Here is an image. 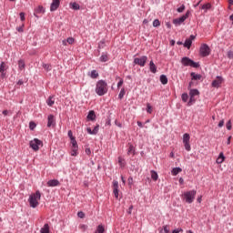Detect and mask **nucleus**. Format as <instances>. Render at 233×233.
Wrapping results in <instances>:
<instances>
[{"label":"nucleus","mask_w":233,"mask_h":233,"mask_svg":"<svg viewBox=\"0 0 233 233\" xmlns=\"http://www.w3.org/2000/svg\"><path fill=\"white\" fill-rule=\"evenodd\" d=\"M180 63L183 66H191L192 68H199L201 66L199 62H194V60L187 56L182 57Z\"/></svg>","instance_id":"nucleus-3"},{"label":"nucleus","mask_w":233,"mask_h":233,"mask_svg":"<svg viewBox=\"0 0 233 233\" xmlns=\"http://www.w3.org/2000/svg\"><path fill=\"white\" fill-rule=\"evenodd\" d=\"M160 83L162 85H167L168 83V77L166 76V75H161L160 76Z\"/></svg>","instance_id":"nucleus-26"},{"label":"nucleus","mask_w":233,"mask_h":233,"mask_svg":"<svg viewBox=\"0 0 233 233\" xmlns=\"http://www.w3.org/2000/svg\"><path fill=\"white\" fill-rule=\"evenodd\" d=\"M25 25H22L21 26L16 27L17 32L23 33L25 32Z\"/></svg>","instance_id":"nucleus-50"},{"label":"nucleus","mask_w":233,"mask_h":233,"mask_svg":"<svg viewBox=\"0 0 233 233\" xmlns=\"http://www.w3.org/2000/svg\"><path fill=\"white\" fill-rule=\"evenodd\" d=\"M113 194L116 199L119 198V182L117 180H113Z\"/></svg>","instance_id":"nucleus-10"},{"label":"nucleus","mask_w":233,"mask_h":233,"mask_svg":"<svg viewBox=\"0 0 233 233\" xmlns=\"http://www.w3.org/2000/svg\"><path fill=\"white\" fill-rule=\"evenodd\" d=\"M212 8V5L210 3L204 4L200 6L201 10H210Z\"/></svg>","instance_id":"nucleus-32"},{"label":"nucleus","mask_w":233,"mask_h":233,"mask_svg":"<svg viewBox=\"0 0 233 233\" xmlns=\"http://www.w3.org/2000/svg\"><path fill=\"white\" fill-rule=\"evenodd\" d=\"M147 61H148V56H142L140 57L134 58L133 63L135 65H138V66H145V65H147Z\"/></svg>","instance_id":"nucleus-9"},{"label":"nucleus","mask_w":233,"mask_h":233,"mask_svg":"<svg viewBox=\"0 0 233 233\" xmlns=\"http://www.w3.org/2000/svg\"><path fill=\"white\" fill-rule=\"evenodd\" d=\"M229 21H231V22H232V25H233V14L230 15V16H229Z\"/></svg>","instance_id":"nucleus-64"},{"label":"nucleus","mask_w":233,"mask_h":233,"mask_svg":"<svg viewBox=\"0 0 233 233\" xmlns=\"http://www.w3.org/2000/svg\"><path fill=\"white\" fill-rule=\"evenodd\" d=\"M185 5H182L181 7L177 8V12H178V14H183V12H185Z\"/></svg>","instance_id":"nucleus-44"},{"label":"nucleus","mask_w":233,"mask_h":233,"mask_svg":"<svg viewBox=\"0 0 233 233\" xmlns=\"http://www.w3.org/2000/svg\"><path fill=\"white\" fill-rule=\"evenodd\" d=\"M78 150H79V146L72 147L71 156L73 157L77 156L79 154Z\"/></svg>","instance_id":"nucleus-23"},{"label":"nucleus","mask_w":233,"mask_h":233,"mask_svg":"<svg viewBox=\"0 0 233 233\" xmlns=\"http://www.w3.org/2000/svg\"><path fill=\"white\" fill-rule=\"evenodd\" d=\"M227 130H232V120H228L226 124Z\"/></svg>","instance_id":"nucleus-43"},{"label":"nucleus","mask_w":233,"mask_h":233,"mask_svg":"<svg viewBox=\"0 0 233 233\" xmlns=\"http://www.w3.org/2000/svg\"><path fill=\"white\" fill-rule=\"evenodd\" d=\"M86 130H87V133H89L91 136H94V131L92 130V128L87 127Z\"/></svg>","instance_id":"nucleus-61"},{"label":"nucleus","mask_w":233,"mask_h":233,"mask_svg":"<svg viewBox=\"0 0 233 233\" xmlns=\"http://www.w3.org/2000/svg\"><path fill=\"white\" fill-rule=\"evenodd\" d=\"M118 163H119L120 167H125V164H123V157H118Z\"/></svg>","instance_id":"nucleus-56"},{"label":"nucleus","mask_w":233,"mask_h":233,"mask_svg":"<svg viewBox=\"0 0 233 233\" xmlns=\"http://www.w3.org/2000/svg\"><path fill=\"white\" fill-rule=\"evenodd\" d=\"M47 187H59V180L57 179H51L46 183Z\"/></svg>","instance_id":"nucleus-16"},{"label":"nucleus","mask_w":233,"mask_h":233,"mask_svg":"<svg viewBox=\"0 0 233 233\" xmlns=\"http://www.w3.org/2000/svg\"><path fill=\"white\" fill-rule=\"evenodd\" d=\"M228 59H233V51L232 50L228 51Z\"/></svg>","instance_id":"nucleus-53"},{"label":"nucleus","mask_w":233,"mask_h":233,"mask_svg":"<svg viewBox=\"0 0 233 233\" xmlns=\"http://www.w3.org/2000/svg\"><path fill=\"white\" fill-rule=\"evenodd\" d=\"M199 52L201 57H208V56H210V47L207 44H202Z\"/></svg>","instance_id":"nucleus-8"},{"label":"nucleus","mask_w":233,"mask_h":233,"mask_svg":"<svg viewBox=\"0 0 233 233\" xmlns=\"http://www.w3.org/2000/svg\"><path fill=\"white\" fill-rule=\"evenodd\" d=\"M54 103H56V100L54 99V96H50L46 100V104L48 106H54Z\"/></svg>","instance_id":"nucleus-22"},{"label":"nucleus","mask_w":233,"mask_h":233,"mask_svg":"<svg viewBox=\"0 0 233 233\" xmlns=\"http://www.w3.org/2000/svg\"><path fill=\"white\" fill-rule=\"evenodd\" d=\"M67 136L69 137V139H74L76 137H74V133H72V130H69L67 132Z\"/></svg>","instance_id":"nucleus-51"},{"label":"nucleus","mask_w":233,"mask_h":233,"mask_svg":"<svg viewBox=\"0 0 233 233\" xmlns=\"http://www.w3.org/2000/svg\"><path fill=\"white\" fill-rule=\"evenodd\" d=\"M0 77L2 78V79H5V77H6V72L5 71H3V72H0Z\"/></svg>","instance_id":"nucleus-58"},{"label":"nucleus","mask_w":233,"mask_h":233,"mask_svg":"<svg viewBox=\"0 0 233 233\" xmlns=\"http://www.w3.org/2000/svg\"><path fill=\"white\" fill-rule=\"evenodd\" d=\"M42 66L46 69V72H50L52 70V65L50 64H43Z\"/></svg>","instance_id":"nucleus-36"},{"label":"nucleus","mask_w":233,"mask_h":233,"mask_svg":"<svg viewBox=\"0 0 233 233\" xmlns=\"http://www.w3.org/2000/svg\"><path fill=\"white\" fill-rule=\"evenodd\" d=\"M123 83H124L123 78H120V80L118 81V83L116 85L117 88H121V86H123Z\"/></svg>","instance_id":"nucleus-52"},{"label":"nucleus","mask_w":233,"mask_h":233,"mask_svg":"<svg viewBox=\"0 0 233 233\" xmlns=\"http://www.w3.org/2000/svg\"><path fill=\"white\" fill-rule=\"evenodd\" d=\"M190 15V10H187L186 12L185 15H183L182 16H180L179 18H175L173 20V25H176L177 26L185 23V21H187V19H188V16Z\"/></svg>","instance_id":"nucleus-6"},{"label":"nucleus","mask_w":233,"mask_h":233,"mask_svg":"<svg viewBox=\"0 0 233 233\" xmlns=\"http://www.w3.org/2000/svg\"><path fill=\"white\" fill-rule=\"evenodd\" d=\"M149 72L156 74L157 72V66L154 64V60L149 62Z\"/></svg>","instance_id":"nucleus-14"},{"label":"nucleus","mask_w":233,"mask_h":233,"mask_svg":"<svg viewBox=\"0 0 233 233\" xmlns=\"http://www.w3.org/2000/svg\"><path fill=\"white\" fill-rule=\"evenodd\" d=\"M108 84L105 80H98L96 85L95 92L97 96H105L108 92Z\"/></svg>","instance_id":"nucleus-1"},{"label":"nucleus","mask_w":233,"mask_h":233,"mask_svg":"<svg viewBox=\"0 0 233 233\" xmlns=\"http://www.w3.org/2000/svg\"><path fill=\"white\" fill-rule=\"evenodd\" d=\"M97 132H99V125H96L94 129H93V134L94 136H96V134H97Z\"/></svg>","instance_id":"nucleus-49"},{"label":"nucleus","mask_w":233,"mask_h":233,"mask_svg":"<svg viewBox=\"0 0 233 233\" xmlns=\"http://www.w3.org/2000/svg\"><path fill=\"white\" fill-rule=\"evenodd\" d=\"M179 232H183V228H176L172 230V233H179Z\"/></svg>","instance_id":"nucleus-59"},{"label":"nucleus","mask_w":233,"mask_h":233,"mask_svg":"<svg viewBox=\"0 0 233 233\" xmlns=\"http://www.w3.org/2000/svg\"><path fill=\"white\" fill-rule=\"evenodd\" d=\"M130 154H132V156H136V148L134 147V145L129 143L128 149H127V156H130Z\"/></svg>","instance_id":"nucleus-18"},{"label":"nucleus","mask_w":233,"mask_h":233,"mask_svg":"<svg viewBox=\"0 0 233 233\" xmlns=\"http://www.w3.org/2000/svg\"><path fill=\"white\" fill-rule=\"evenodd\" d=\"M87 119H89V121H96V111L95 110H90L88 112Z\"/></svg>","instance_id":"nucleus-19"},{"label":"nucleus","mask_w":233,"mask_h":233,"mask_svg":"<svg viewBox=\"0 0 233 233\" xmlns=\"http://www.w3.org/2000/svg\"><path fill=\"white\" fill-rule=\"evenodd\" d=\"M181 97H182V101H183L184 103H187V101H188V94L183 93L182 96H181Z\"/></svg>","instance_id":"nucleus-41"},{"label":"nucleus","mask_w":233,"mask_h":233,"mask_svg":"<svg viewBox=\"0 0 233 233\" xmlns=\"http://www.w3.org/2000/svg\"><path fill=\"white\" fill-rule=\"evenodd\" d=\"M6 70H8V66H6V63L1 62L0 72H6Z\"/></svg>","instance_id":"nucleus-29"},{"label":"nucleus","mask_w":233,"mask_h":233,"mask_svg":"<svg viewBox=\"0 0 233 233\" xmlns=\"http://www.w3.org/2000/svg\"><path fill=\"white\" fill-rule=\"evenodd\" d=\"M223 161H225V155L223 154V152H220L216 160V163H218V165H221V163H223Z\"/></svg>","instance_id":"nucleus-20"},{"label":"nucleus","mask_w":233,"mask_h":233,"mask_svg":"<svg viewBox=\"0 0 233 233\" xmlns=\"http://www.w3.org/2000/svg\"><path fill=\"white\" fill-rule=\"evenodd\" d=\"M35 127H36V125H35V122L31 121V122L29 123V128H30V130H34V128H35Z\"/></svg>","instance_id":"nucleus-47"},{"label":"nucleus","mask_w":233,"mask_h":233,"mask_svg":"<svg viewBox=\"0 0 233 233\" xmlns=\"http://www.w3.org/2000/svg\"><path fill=\"white\" fill-rule=\"evenodd\" d=\"M225 127V120L222 119V120H220L219 123H218V127L221 128V127Z\"/></svg>","instance_id":"nucleus-55"},{"label":"nucleus","mask_w":233,"mask_h":233,"mask_svg":"<svg viewBox=\"0 0 233 233\" xmlns=\"http://www.w3.org/2000/svg\"><path fill=\"white\" fill-rule=\"evenodd\" d=\"M91 79H97L99 77V73L97 70H92L90 74Z\"/></svg>","instance_id":"nucleus-27"},{"label":"nucleus","mask_w":233,"mask_h":233,"mask_svg":"<svg viewBox=\"0 0 233 233\" xmlns=\"http://www.w3.org/2000/svg\"><path fill=\"white\" fill-rule=\"evenodd\" d=\"M20 20L25 21V13L23 12L20 13Z\"/></svg>","instance_id":"nucleus-62"},{"label":"nucleus","mask_w":233,"mask_h":233,"mask_svg":"<svg viewBox=\"0 0 233 233\" xmlns=\"http://www.w3.org/2000/svg\"><path fill=\"white\" fill-rule=\"evenodd\" d=\"M80 228H82V230H86V228H88V226L83 224Z\"/></svg>","instance_id":"nucleus-63"},{"label":"nucleus","mask_w":233,"mask_h":233,"mask_svg":"<svg viewBox=\"0 0 233 233\" xmlns=\"http://www.w3.org/2000/svg\"><path fill=\"white\" fill-rule=\"evenodd\" d=\"M96 233H105V226L98 225L96 229Z\"/></svg>","instance_id":"nucleus-33"},{"label":"nucleus","mask_w":233,"mask_h":233,"mask_svg":"<svg viewBox=\"0 0 233 233\" xmlns=\"http://www.w3.org/2000/svg\"><path fill=\"white\" fill-rule=\"evenodd\" d=\"M196 96H199V90H198V89H190L189 96L190 97H196Z\"/></svg>","instance_id":"nucleus-25"},{"label":"nucleus","mask_w":233,"mask_h":233,"mask_svg":"<svg viewBox=\"0 0 233 233\" xmlns=\"http://www.w3.org/2000/svg\"><path fill=\"white\" fill-rule=\"evenodd\" d=\"M179 172H183V169L181 167H174L171 170L172 176H177V174H179Z\"/></svg>","instance_id":"nucleus-24"},{"label":"nucleus","mask_w":233,"mask_h":233,"mask_svg":"<svg viewBox=\"0 0 233 233\" xmlns=\"http://www.w3.org/2000/svg\"><path fill=\"white\" fill-rule=\"evenodd\" d=\"M39 199H41V192L39 190H36L35 194H31L29 196V204L32 208H35L39 206Z\"/></svg>","instance_id":"nucleus-2"},{"label":"nucleus","mask_w":233,"mask_h":233,"mask_svg":"<svg viewBox=\"0 0 233 233\" xmlns=\"http://www.w3.org/2000/svg\"><path fill=\"white\" fill-rule=\"evenodd\" d=\"M183 45L186 48H190L192 46V39L187 38Z\"/></svg>","instance_id":"nucleus-31"},{"label":"nucleus","mask_w":233,"mask_h":233,"mask_svg":"<svg viewBox=\"0 0 233 233\" xmlns=\"http://www.w3.org/2000/svg\"><path fill=\"white\" fill-rule=\"evenodd\" d=\"M40 233H50V226L48 224H45L44 227L41 228Z\"/></svg>","instance_id":"nucleus-21"},{"label":"nucleus","mask_w":233,"mask_h":233,"mask_svg":"<svg viewBox=\"0 0 233 233\" xmlns=\"http://www.w3.org/2000/svg\"><path fill=\"white\" fill-rule=\"evenodd\" d=\"M25 60L20 59L18 61V69L25 70Z\"/></svg>","instance_id":"nucleus-34"},{"label":"nucleus","mask_w":233,"mask_h":233,"mask_svg":"<svg viewBox=\"0 0 233 233\" xmlns=\"http://www.w3.org/2000/svg\"><path fill=\"white\" fill-rule=\"evenodd\" d=\"M183 144L187 152H190V150H192V147H190V134L185 133L183 135Z\"/></svg>","instance_id":"nucleus-7"},{"label":"nucleus","mask_w":233,"mask_h":233,"mask_svg":"<svg viewBox=\"0 0 233 233\" xmlns=\"http://www.w3.org/2000/svg\"><path fill=\"white\" fill-rule=\"evenodd\" d=\"M137 125L139 127V128H143L145 127L141 121H137Z\"/></svg>","instance_id":"nucleus-60"},{"label":"nucleus","mask_w":233,"mask_h":233,"mask_svg":"<svg viewBox=\"0 0 233 233\" xmlns=\"http://www.w3.org/2000/svg\"><path fill=\"white\" fill-rule=\"evenodd\" d=\"M29 147L32 148L35 152H37L39 150V147H43V141H41L38 138H34L29 142Z\"/></svg>","instance_id":"nucleus-5"},{"label":"nucleus","mask_w":233,"mask_h":233,"mask_svg":"<svg viewBox=\"0 0 233 233\" xmlns=\"http://www.w3.org/2000/svg\"><path fill=\"white\" fill-rule=\"evenodd\" d=\"M106 43V40L102 39V40L98 43V50H102V48H105Z\"/></svg>","instance_id":"nucleus-37"},{"label":"nucleus","mask_w":233,"mask_h":233,"mask_svg":"<svg viewBox=\"0 0 233 233\" xmlns=\"http://www.w3.org/2000/svg\"><path fill=\"white\" fill-rule=\"evenodd\" d=\"M61 5V0H53L50 5V12H56Z\"/></svg>","instance_id":"nucleus-12"},{"label":"nucleus","mask_w":233,"mask_h":233,"mask_svg":"<svg viewBox=\"0 0 233 233\" xmlns=\"http://www.w3.org/2000/svg\"><path fill=\"white\" fill-rule=\"evenodd\" d=\"M194 103H196V98L194 96H190L189 100L187 102V106H192V105H194Z\"/></svg>","instance_id":"nucleus-38"},{"label":"nucleus","mask_w":233,"mask_h":233,"mask_svg":"<svg viewBox=\"0 0 233 233\" xmlns=\"http://www.w3.org/2000/svg\"><path fill=\"white\" fill-rule=\"evenodd\" d=\"M36 14H43L45 12V8L43 7V5H39L36 9H35Z\"/></svg>","instance_id":"nucleus-40"},{"label":"nucleus","mask_w":233,"mask_h":233,"mask_svg":"<svg viewBox=\"0 0 233 233\" xmlns=\"http://www.w3.org/2000/svg\"><path fill=\"white\" fill-rule=\"evenodd\" d=\"M151 178L153 179V181H157L159 176L157 175V172H156L155 170H151Z\"/></svg>","instance_id":"nucleus-30"},{"label":"nucleus","mask_w":233,"mask_h":233,"mask_svg":"<svg viewBox=\"0 0 233 233\" xmlns=\"http://www.w3.org/2000/svg\"><path fill=\"white\" fill-rule=\"evenodd\" d=\"M196 194L197 191L196 190H190V191H187L185 193H183V198L186 201V203H188V205L194 203V199H196Z\"/></svg>","instance_id":"nucleus-4"},{"label":"nucleus","mask_w":233,"mask_h":233,"mask_svg":"<svg viewBox=\"0 0 233 233\" xmlns=\"http://www.w3.org/2000/svg\"><path fill=\"white\" fill-rule=\"evenodd\" d=\"M70 141H71L72 147H79L77 145V140H76V137L75 138H71Z\"/></svg>","instance_id":"nucleus-45"},{"label":"nucleus","mask_w":233,"mask_h":233,"mask_svg":"<svg viewBox=\"0 0 233 233\" xmlns=\"http://www.w3.org/2000/svg\"><path fill=\"white\" fill-rule=\"evenodd\" d=\"M111 123H112V119H110V117H107L106 121V126L110 127Z\"/></svg>","instance_id":"nucleus-54"},{"label":"nucleus","mask_w":233,"mask_h":233,"mask_svg":"<svg viewBox=\"0 0 233 233\" xmlns=\"http://www.w3.org/2000/svg\"><path fill=\"white\" fill-rule=\"evenodd\" d=\"M153 26H154L155 28H157V26H161V22H159V19H155V20L153 21Z\"/></svg>","instance_id":"nucleus-39"},{"label":"nucleus","mask_w":233,"mask_h":233,"mask_svg":"<svg viewBox=\"0 0 233 233\" xmlns=\"http://www.w3.org/2000/svg\"><path fill=\"white\" fill-rule=\"evenodd\" d=\"M70 7L73 10H81V5H79V4L74 2V3H70Z\"/></svg>","instance_id":"nucleus-28"},{"label":"nucleus","mask_w":233,"mask_h":233,"mask_svg":"<svg viewBox=\"0 0 233 233\" xmlns=\"http://www.w3.org/2000/svg\"><path fill=\"white\" fill-rule=\"evenodd\" d=\"M108 53H102L101 56L99 57L100 63H106L109 61Z\"/></svg>","instance_id":"nucleus-15"},{"label":"nucleus","mask_w":233,"mask_h":233,"mask_svg":"<svg viewBox=\"0 0 233 233\" xmlns=\"http://www.w3.org/2000/svg\"><path fill=\"white\" fill-rule=\"evenodd\" d=\"M77 216H78V218H80V219H84V218H85V212H83V211H78V212H77Z\"/></svg>","instance_id":"nucleus-48"},{"label":"nucleus","mask_w":233,"mask_h":233,"mask_svg":"<svg viewBox=\"0 0 233 233\" xmlns=\"http://www.w3.org/2000/svg\"><path fill=\"white\" fill-rule=\"evenodd\" d=\"M163 230H164L165 233L170 232V229H168V226L167 225L163 227Z\"/></svg>","instance_id":"nucleus-57"},{"label":"nucleus","mask_w":233,"mask_h":233,"mask_svg":"<svg viewBox=\"0 0 233 233\" xmlns=\"http://www.w3.org/2000/svg\"><path fill=\"white\" fill-rule=\"evenodd\" d=\"M68 43V45H74L76 39L74 37H68L67 39H66Z\"/></svg>","instance_id":"nucleus-46"},{"label":"nucleus","mask_w":233,"mask_h":233,"mask_svg":"<svg viewBox=\"0 0 233 233\" xmlns=\"http://www.w3.org/2000/svg\"><path fill=\"white\" fill-rule=\"evenodd\" d=\"M147 114H152V112H153V108H152V106L150 105V103L147 104Z\"/></svg>","instance_id":"nucleus-42"},{"label":"nucleus","mask_w":233,"mask_h":233,"mask_svg":"<svg viewBox=\"0 0 233 233\" xmlns=\"http://www.w3.org/2000/svg\"><path fill=\"white\" fill-rule=\"evenodd\" d=\"M50 127H56V118L54 116V115H49L47 116V127L50 128Z\"/></svg>","instance_id":"nucleus-13"},{"label":"nucleus","mask_w":233,"mask_h":233,"mask_svg":"<svg viewBox=\"0 0 233 233\" xmlns=\"http://www.w3.org/2000/svg\"><path fill=\"white\" fill-rule=\"evenodd\" d=\"M192 81H199L203 77V76L199 74H196L195 72L190 73Z\"/></svg>","instance_id":"nucleus-17"},{"label":"nucleus","mask_w":233,"mask_h":233,"mask_svg":"<svg viewBox=\"0 0 233 233\" xmlns=\"http://www.w3.org/2000/svg\"><path fill=\"white\" fill-rule=\"evenodd\" d=\"M125 94H127V90H125V87H122L118 94V99H123V97H125Z\"/></svg>","instance_id":"nucleus-35"},{"label":"nucleus","mask_w":233,"mask_h":233,"mask_svg":"<svg viewBox=\"0 0 233 233\" xmlns=\"http://www.w3.org/2000/svg\"><path fill=\"white\" fill-rule=\"evenodd\" d=\"M222 83H223V76H218L217 79L212 81L211 86H213V88H219Z\"/></svg>","instance_id":"nucleus-11"}]
</instances>
